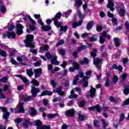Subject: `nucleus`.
Instances as JSON below:
<instances>
[{
  "mask_svg": "<svg viewBox=\"0 0 129 129\" xmlns=\"http://www.w3.org/2000/svg\"><path fill=\"white\" fill-rule=\"evenodd\" d=\"M33 35L27 34L26 35V39L24 40V43L25 44L26 48H30L31 49H34L35 48V45L33 44Z\"/></svg>",
  "mask_w": 129,
  "mask_h": 129,
  "instance_id": "obj_1",
  "label": "nucleus"
},
{
  "mask_svg": "<svg viewBox=\"0 0 129 129\" xmlns=\"http://www.w3.org/2000/svg\"><path fill=\"white\" fill-rule=\"evenodd\" d=\"M61 17H62V13L59 12L56 13L54 16V18L52 19V20L53 21L54 26L57 28H60V27H61V25H62V23L58 21V20H61Z\"/></svg>",
  "mask_w": 129,
  "mask_h": 129,
  "instance_id": "obj_2",
  "label": "nucleus"
},
{
  "mask_svg": "<svg viewBox=\"0 0 129 129\" xmlns=\"http://www.w3.org/2000/svg\"><path fill=\"white\" fill-rule=\"evenodd\" d=\"M35 126H37L36 129H51L50 125H43L42 121L40 119H37L35 121Z\"/></svg>",
  "mask_w": 129,
  "mask_h": 129,
  "instance_id": "obj_3",
  "label": "nucleus"
},
{
  "mask_svg": "<svg viewBox=\"0 0 129 129\" xmlns=\"http://www.w3.org/2000/svg\"><path fill=\"white\" fill-rule=\"evenodd\" d=\"M7 34H3L4 38L7 37L8 39H16V35L15 31H7Z\"/></svg>",
  "mask_w": 129,
  "mask_h": 129,
  "instance_id": "obj_4",
  "label": "nucleus"
},
{
  "mask_svg": "<svg viewBox=\"0 0 129 129\" xmlns=\"http://www.w3.org/2000/svg\"><path fill=\"white\" fill-rule=\"evenodd\" d=\"M39 92H40V89L37 88L34 86H31V93L33 98L37 97V95H38V93H39Z\"/></svg>",
  "mask_w": 129,
  "mask_h": 129,
  "instance_id": "obj_5",
  "label": "nucleus"
},
{
  "mask_svg": "<svg viewBox=\"0 0 129 129\" xmlns=\"http://www.w3.org/2000/svg\"><path fill=\"white\" fill-rule=\"evenodd\" d=\"M16 28L17 29L16 34H17L18 36H21V35H22L23 33H24V31L23 30L24 26L23 25L20 23H18L16 25Z\"/></svg>",
  "mask_w": 129,
  "mask_h": 129,
  "instance_id": "obj_6",
  "label": "nucleus"
},
{
  "mask_svg": "<svg viewBox=\"0 0 129 129\" xmlns=\"http://www.w3.org/2000/svg\"><path fill=\"white\" fill-rule=\"evenodd\" d=\"M89 110H92V111L94 110H97V112L98 113H100V112H101V108L100 107V106L99 104H97L96 106H92V107H89L88 108Z\"/></svg>",
  "mask_w": 129,
  "mask_h": 129,
  "instance_id": "obj_7",
  "label": "nucleus"
},
{
  "mask_svg": "<svg viewBox=\"0 0 129 129\" xmlns=\"http://www.w3.org/2000/svg\"><path fill=\"white\" fill-rule=\"evenodd\" d=\"M89 110H92V111L94 110H97V112L98 113H100V112H101V108L100 107V106L99 104H97L96 106H92V107H89L88 108Z\"/></svg>",
  "mask_w": 129,
  "mask_h": 129,
  "instance_id": "obj_8",
  "label": "nucleus"
},
{
  "mask_svg": "<svg viewBox=\"0 0 129 129\" xmlns=\"http://www.w3.org/2000/svg\"><path fill=\"white\" fill-rule=\"evenodd\" d=\"M34 77L36 79L42 75V68H38L34 70Z\"/></svg>",
  "mask_w": 129,
  "mask_h": 129,
  "instance_id": "obj_9",
  "label": "nucleus"
},
{
  "mask_svg": "<svg viewBox=\"0 0 129 129\" xmlns=\"http://www.w3.org/2000/svg\"><path fill=\"white\" fill-rule=\"evenodd\" d=\"M66 116L73 117L75 115V110L74 109H71L66 111Z\"/></svg>",
  "mask_w": 129,
  "mask_h": 129,
  "instance_id": "obj_10",
  "label": "nucleus"
},
{
  "mask_svg": "<svg viewBox=\"0 0 129 129\" xmlns=\"http://www.w3.org/2000/svg\"><path fill=\"white\" fill-rule=\"evenodd\" d=\"M96 93V89L95 88H93V87H91V89L90 90V94H89V96L91 98H94L95 97V94Z\"/></svg>",
  "mask_w": 129,
  "mask_h": 129,
  "instance_id": "obj_11",
  "label": "nucleus"
},
{
  "mask_svg": "<svg viewBox=\"0 0 129 129\" xmlns=\"http://www.w3.org/2000/svg\"><path fill=\"white\" fill-rule=\"evenodd\" d=\"M51 96L53 95V92L48 90L43 91L40 95V96Z\"/></svg>",
  "mask_w": 129,
  "mask_h": 129,
  "instance_id": "obj_12",
  "label": "nucleus"
},
{
  "mask_svg": "<svg viewBox=\"0 0 129 129\" xmlns=\"http://www.w3.org/2000/svg\"><path fill=\"white\" fill-rule=\"evenodd\" d=\"M105 37H106L105 32H102V35L100 36L99 38V43L100 44H103L105 42Z\"/></svg>",
  "mask_w": 129,
  "mask_h": 129,
  "instance_id": "obj_13",
  "label": "nucleus"
},
{
  "mask_svg": "<svg viewBox=\"0 0 129 129\" xmlns=\"http://www.w3.org/2000/svg\"><path fill=\"white\" fill-rule=\"evenodd\" d=\"M30 112H29L30 115L31 116H35L37 115V110H36L34 107H31L30 108Z\"/></svg>",
  "mask_w": 129,
  "mask_h": 129,
  "instance_id": "obj_14",
  "label": "nucleus"
},
{
  "mask_svg": "<svg viewBox=\"0 0 129 129\" xmlns=\"http://www.w3.org/2000/svg\"><path fill=\"white\" fill-rule=\"evenodd\" d=\"M30 125H32V123L31 121L27 119H25V122L23 123V126L25 128H28Z\"/></svg>",
  "mask_w": 129,
  "mask_h": 129,
  "instance_id": "obj_15",
  "label": "nucleus"
},
{
  "mask_svg": "<svg viewBox=\"0 0 129 129\" xmlns=\"http://www.w3.org/2000/svg\"><path fill=\"white\" fill-rule=\"evenodd\" d=\"M82 24H83V21L82 20H81L78 22H74V23L72 24L73 28L74 29H75L77 27H79V26H82Z\"/></svg>",
  "mask_w": 129,
  "mask_h": 129,
  "instance_id": "obj_16",
  "label": "nucleus"
},
{
  "mask_svg": "<svg viewBox=\"0 0 129 129\" xmlns=\"http://www.w3.org/2000/svg\"><path fill=\"white\" fill-rule=\"evenodd\" d=\"M24 104H25V103L24 102H21L19 104V111L21 113H24L25 112V108H24Z\"/></svg>",
  "mask_w": 129,
  "mask_h": 129,
  "instance_id": "obj_17",
  "label": "nucleus"
},
{
  "mask_svg": "<svg viewBox=\"0 0 129 129\" xmlns=\"http://www.w3.org/2000/svg\"><path fill=\"white\" fill-rule=\"evenodd\" d=\"M81 65H84V64H89V59L87 58V57H84L83 60H81L79 62Z\"/></svg>",
  "mask_w": 129,
  "mask_h": 129,
  "instance_id": "obj_18",
  "label": "nucleus"
},
{
  "mask_svg": "<svg viewBox=\"0 0 129 129\" xmlns=\"http://www.w3.org/2000/svg\"><path fill=\"white\" fill-rule=\"evenodd\" d=\"M41 29L44 32H49L50 30H52V27L51 26L43 25Z\"/></svg>",
  "mask_w": 129,
  "mask_h": 129,
  "instance_id": "obj_19",
  "label": "nucleus"
},
{
  "mask_svg": "<svg viewBox=\"0 0 129 129\" xmlns=\"http://www.w3.org/2000/svg\"><path fill=\"white\" fill-rule=\"evenodd\" d=\"M101 62H102V59L101 58H97L93 59L94 65H99Z\"/></svg>",
  "mask_w": 129,
  "mask_h": 129,
  "instance_id": "obj_20",
  "label": "nucleus"
},
{
  "mask_svg": "<svg viewBox=\"0 0 129 129\" xmlns=\"http://www.w3.org/2000/svg\"><path fill=\"white\" fill-rule=\"evenodd\" d=\"M10 112H7L6 113H4L3 115V117L4 119L6 120V121L9 120V117H10Z\"/></svg>",
  "mask_w": 129,
  "mask_h": 129,
  "instance_id": "obj_21",
  "label": "nucleus"
},
{
  "mask_svg": "<svg viewBox=\"0 0 129 129\" xmlns=\"http://www.w3.org/2000/svg\"><path fill=\"white\" fill-rule=\"evenodd\" d=\"M59 27L60 32H64V33H66V32H67V30H68V26L67 25L64 26L63 25H60Z\"/></svg>",
  "mask_w": 129,
  "mask_h": 129,
  "instance_id": "obj_22",
  "label": "nucleus"
},
{
  "mask_svg": "<svg viewBox=\"0 0 129 129\" xmlns=\"http://www.w3.org/2000/svg\"><path fill=\"white\" fill-rule=\"evenodd\" d=\"M111 22L114 26H117L119 23V21L115 18H112L111 19Z\"/></svg>",
  "mask_w": 129,
  "mask_h": 129,
  "instance_id": "obj_23",
  "label": "nucleus"
},
{
  "mask_svg": "<svg viewBox=\"0 0 129 129\" xmlns=\"http://www.w3.org/2000/svg\"><path fill=\"white\" fill-rule=\"evenodd\" d=\"M124 89L123 90V93L124 95H128L129 94V86H124Z\"/></svg>",
  "mask_w": 129,
  "mask_h": 129,
  "instance_id": "obj_24",
  "label": "nucleus"
},
{
  "mask_svg": "<svg viewBox=\"0 0 129 129\" xmlns=\"http://www.w3.org/2000/svg\"><path fill=\"white\" fill-rule=\"evenodd\" d=\"M93 24V21H90L87 24L86 26V29L87 31H90L91 29H92V24Z\"/></svg>",
  "mask_w": 129,
  "mask_h": 129,
  "instance_id": "obj_25",
  "label": "nucleus"
},
{
  "mask_svg": "<svg viewBox=\"0 0 129 129\" xmlns=\"http://www.w3.org/2000/svg\"><path fill=\"white\" fill-rule=\"evenodd\" d=\"M26 73L29 77H32L34 74V72H33L32 69H30L29 70H26Z\"/></svg>",
  "mask_w": 129,
  "mask_h": 129,
  "instance_id": "obj_26",
  "label": "nucleus"
},
{
  "mask_svg": "<svg viewBox=\"0 0 129 129\" xmlns=\"http://www.w3.org/2000/svg\"><path fill=\"white\" fill-rule=\"evenodd\" d=\"M59 116V114L58 113H55L54 114H47V117L48 118H54V117Z\"/></svg>",
  "mask_w": 129,
  "mask_h": 129,
  "instance_id": "obj_27",
  "label": "nucleus"
},
{
  "mask_svg": "<svg viewBox=\"0 0 129 129\" xmlns=\"http://www.w3.org/2000/svg\"><path fill=\"white\" fill-rule=\"evenodd\" d=\"M114 43L115 44V47H119L120 46V43H119V39L117 38H114Z\"/></svg>",
  "mask_w": 129,
  "mask_h": 129,
  "instance_id": "obj_28",
  "label": "nucleus"
},
{
  "mask_svg": "<svg viewBox=\"0 0 129 129\" xmlns=\"http://www.w3.org/2000/svg\"><path fill=\"white\" fill-rule=\"evenodd\" d=\"M119 14L120 17H124V15H125V10L124 9L121 8L119 10Z\"/></svg>",
  "mask_w": 129,
  "mask_h": 129,
  "instance_id": "obj_29",
  "label": "nucleus"
},
{
  "mask_svg": "<svg viewBox=\"0 0 129 129\" xmlns=\"http://www.w3.org/2000/svg\"><path fill=\"white\" fill-rule=\"evenodd\" d=\"M78 16L81 20L80 21H83V20H84V18H85V15L82 14L81 11H79L78 12Z\"/></svg>",
  "mask_w": 129,
  "mask_h": 129,
  "instance_id": "obj_30",
  "label": "nucleus"
},
{
  "mask_svg": "<svg viewBox=\"0 0 129 129\" xmlns=\"http://www.w3.org/2000/svg\"><path fill=\"white\" fill-rule=\"evenodd\" d=\"M73 64L75 70H79V69H80V66L79 65V63L77 62H74Z\"/></svg>",
  "mask_w": 129,
  "mask_h": 129,
  "instance_id": "obj_31",
  "label": "nucleus"
},
{
  "mask_svg": "<svg viewBox=\"0 0 129 129\" xmlns=\"http://www.w3.org/2000/svg\"><path fill=\"white\" fill-rule=\"evenodd\" d=\"M88 48V46L85 45H82L78 48V52H80V51L82 50H86V49H87Z\"/></svg>",
  "mask_w": 129,
  "mask_h": 129,
  "instance_id": "obj_32",
  "label": "nucleus"
},
{
  "mask_svg": "<svg viewBox=\"0 0 129 129\" xmlns=\"http://www.w3.org/2000/svg\"><path fill=\"white\" fill-rule=\"evenodd\" d=\"M95 127H98L100 125V122L98 120H95L93 121Z\"/></svg>",
  "mask_w": 129,
  "mask_h": 129,
  "instance_id": "obj_33",
  "label": "nucleus"
},
{
  "mask_svg": "<svg viewBox=\"0 0 129 129\" xmlns=\"http://www.w3.org/2000/svg\"><path fill=\"white\" fill-rule=\"evenodd\" d=\"M0 55H1L2 57H7V56H8V55L7 54V51L3 49L0 50Z\"/></svg>",
  "mask_w": 129,
  "mask_h": 129,
  "instance_id": "obj_34",
  "label": "nucleus"
},
{
  "mask_svg": "<svg viewBox=\"0 0 129 129\" xmlns=\"http://www.w3.org/2000/svg\"><path fill=\"white\" fill-rule=\"evenodd\" d=\"M31 82L34 86H39V85H40V83L37 81V80H36V79H33Z\"/></svg>",
  "mask_w": 129,
  "mask_h": 129,
  "instance_id": "obj_35",
  "label": "nucleus"
},
{
  "mask_svg": "<svg viewBox=\"0 0 129 129\" xmlns=\"http://www.w3.org/2000/svg\"><path fill=\"white\" fill-rule=\"evenodd\" d=\"M109 100H110V101L111 102H114V103L115 104H116V103H117V102H118V101L115 100V98H114V97H113L112 96H110L109 97Z\"/></svg>",
  "mask_w": 129,
  "mask_h": 129,
  "instance_id": "obj_36",
  "label": "nucleus"
},
{
  "mask_svg": "<svg viewBox=\"0 0 129 129\" xmlns=\"http://www.w3.org/2000/svg\"><path fill=\"white\" fill-rule=\"evenodd\" d=\"M62 88H63V87H62V86H60L58 88H57L56 90H53V92H55L56 93H59L61 91Z\"/></svg>",
  "mask_w": 129,
  "mask_h": 129,
  "instance_id": "obj_37",
  "label": "nucleus"
},
{
  "mask_svg": "<svg viewBox=\"0 0 129 129\" xmlns=\"http://www.w3.org/2000/svg\"><path fill=\"white\" fill-rule=\"evenodd\" d=\"M85 120V116L81 114V113L79 114V120L81 121H83V120Z\"/></svg>",
  "mask_w": 129,
  "mask_h": 129,
  "instance_id": "obj_38",
  "label": "nucleus"
},
{
  "mask_svg": "<svg viewBox=\"0 0 129 129\" xmlns=\"http://www.w3.org/2000/svg\"><path fill=\"white\" fill-rule=\"evenodd\" d=\"M100 121L102 122L103 129H106V126H107V125H106V123L105 122V120L104 119H102L100 120Z\"/></svg>",
  "mask_w": 129,
  "mask_h": 129,
  "instance_id": "obj_39",
  "label": "nucleus"
},
{
  "mask_svg": "<svg viewBox=\"0 0 129 129\" xmlns=\"http://www.w3.org/2000/svg\"><path fill=\"white\" fill-rule=\"evenodd\" d=\"M71 13H72V10H68L65 13H64V17L66 19L68 18V17H69V15H70V14H71Z\"/></svg>",
  "mask_w": 129,
  "mask_h": 129,
  "instance_id": "obj_40",
  "label": "nucleus"
},
{
  "mask_svg": "<svg viewBox=\"0 0 129 129\" xmlns=\"http://www.w3.org/2000/svg\"><path fill=\"white\" fill-rule=\"evenodd\" d=\"M43 103L44 106H48V105L49 104V100L44 98L43 99Z\"/></svg>",
  "mask_w": 129,
  "mask_h": 129,
  "instance_id": "obj_41",
  "label": "nucleus"
},
{
  "mask_svg": "<svg viewBox=\"0 0 129 129\" xmlns=\"http://www.w3.org/2000/svg\"><path fill=\"white\" fill-rule=\"evenodd\" d=\"M64 39H61L59 40L56 44V47H58V46H61V45L64 44Z\"/></svg>",
  "mask_w": 129,
  "mask_h": 129,
  "instance_id": "obj_42",
  "label": "nucleus"
},
{
  "mask_svg": "<svg viewBox=\"0 0 129 129\" xmlns=\"http://www.w3.org/2000/svg\"><path fill=\"white\" fill-rule=\"evenodd\" d=\"M33 99V96H28L26 98H24V101H26V102L27 101H31Z\"/></svg>",
  "mask_w": 129,
  "mask_h": 129,
  "instance_id": "obj_43",
  "label": "nucleus"
},
{
  "mask_svg": "<svg viewBox=\"0 0 129 129\" xmlns=\"http://www.w3.org/2000/svg\"><path fill=\"white\" fill-rule=\"evenodd\" d=\"M96 31H97V32H101L103 29V27H102V26L99 25H96Z\"/></svg>",
  "mask_w": 129,
  "mask_h": 129,
  "instance_id": "obj_44",
  "label": "nucleus"
},
{
  "mask_svg": "<svg viewBox=\"0 0 129 129\" xmlns=\"http://www.w3.org/2000/svg\"><path fill=\"white\" fill-rule=\"evenodd\" d=\"M1 13H2V14H4V13H6V12H7V9L6 8V6H1Z\"/></svg>",
  "mask_w": 129,
  "mask_h": 129,
  "instance_id": "obj_45",
  "label": "nucleus"
},
{
  "mask_svg": "<svg viewBox=\"0 0 129 129\" xmlns=\"http://www.w3.org/2000/svg\"><path fill=\"white\" fill-rule=\"evenodd\" d=\"M8 79L9 78L7 77H4L3 78L1 79V82H3V83H7Z\"/></svg>",
  "mask_w": 129,
  "mask_h": 129,
  "instance_id": "obj_46",
  "label": "nucleus"
},
{
  "mask_svg": "<svg viewBox=\"0 0 129 129\" xmlns=\"http://www.w3.org/2000/svg\"><path fill=\"white\" fill-rule=\"evenodd\" d=\"M126 77H127V74L123 73L121 76V79L122 81H125V80L126 79Z\"/></svg>",
  "mask_w": 129,
  "mask_h": 129,
  "instance_id": "obj_47",
  "label": "nucleus"
},
{
  "mask_svg": "<svg viewBox=\"0 0 129 129\" xmlns=\"http://www.w3.org/2000/svg\"><path fill=\"white\" fill-rule=\"evenodd\" d=\"M113 82L114 83H117L118 82V77L116 75H114L113 78Z\"/></svg>",
  "mask_w": 129,
  "mask_h": 129,
  "instance_id": "obj_48",
  "label": "nucleus"
},
{
  "mask_svg": "<svg viewBox=\"0 0 129 129\" xmlns=\"http://www.w3.org/2000/svg\"><path fill=\"white\" fill-rule=\"evenodd\" d=\"M15 123H17L18 124H19V123H21L22 122V118H17L14 120Z\"/></svg>",
  "mask_w": 129,
  "mask_h": 129,
  "instance_id": "obj_49",
  "label": "nucleus"
},
{
  "mask_svg": "<svg viewBox=\"0 0 129 129\" xmlns=\"http://www.w3.org/2000/svg\"><path fill=\"white\" fill-rule=\"evenodd\" d=\"M76 5H77V6H79V7H80V6H82L83 2H82V1H81V0H76Z\"/></svg>",
  "mask_w": 129,
  "mask_h": 129,
  "instance_id": "obj_50",
  "label": "nucleus"
},
{
  "mask_svg": "<svg viewBox=\"0 0 129 129\" xmlns=\"http://www.w3.org/2000/svg\"><path fill=\"white\" fill-rule=\"evenodd\" d=\"M74 90L77 92H78L79 94H81L82 93V91L81 90V89L79 87H76L74 88Z\"/></svg>",
  "mask_w": 129,
  "mask_h": 129,
  "instance_id": "obj_51",
  "label": "nucleus"
},
{
  "mask_svg": "<svg viewBox=\"0 0 129 129\" xmlns=\"http://www.w3.org/2000/svg\"><path fill=\"white\" fill-rule=\"evenodd\" d=\"M11 62L13 65H19V63H18L14 58L11 59Z\"/></svg>",
  "mask_w": 129,
  "mask_h": 129,
  "instance_id": "obj_52",
  "label": "nucleus"
},
{
  "mask_svg": "<svg viewBox=\"0 0 129 129\" xmlns=\"http://www.w3.org/2000/svg\"><path fill=\"white\" fill-rule=\"evenodd\" d=\"M78 97V95L76 94H74L73 95H70L69 96L70 99H72L73 98H77Z\"/></svg>",
  "mask_w": 129,
  "mask_h": 129,
  "instance_id": "obj_53",
  "label": "nucleus"
},
{
  "mask_svg": "<svg viewBox=\"0 0 129 129\" xmlns=\"http://www.w3.org/2000/svg\"><path fill=\"white\" fill-rule=\"evenodd\" d=\"M86 103V102H85V101H81L80 102L79 107H84V106H85Z\"/></svg>",
  "mask_w": 129,
  "mask_h": 129,
  "instance_id": "obj_54",
  "label": "nucleus"
},
{
  "mask_svg": "<svg viewBox=\"0 0 129 129\" xmlns=\"http://www.w3.org/2000/svg\"><path fill=\"white\" fill-rule=\"evenodd\" d=\"M15 28H16V26H15V25H13V24L11 25L8 28V30H9L8 31H13V30H14Z\"/></svg>",
  "mask_w": 129,
  "mask_h": 129,
  "instance_id": "obj_55",
  "label": "nucleus"
},
{
  "mask_svg": "<svg viewBox=\"0 0 129 129\" xmlns=\"http://www.w3.org/2000/svg\"><path fill=\"white\" fill-rule=\"evenodd\" d=\"M59 54L62 56H64L65 54H66V52L64 49L62 48L59 50Z\"/></svg>",
  "mask_w": 129,
  "mask_h": 129,
  "instance_id": "obj_56",
  "label": "nucleus"
},
{
  "mask_svg": "<svg viewBox=\"0 0 129 129\" xmlns=\"http://www.w3.org/2000/svg\"><path fill=\"white\" fill-rule=\"evenodd\" d=\"M90 40L91 42H95V41L97 40V38L95 37V35H93L90 38Z\"/></svg>",
  "mask_w": 129,
  "mask_h": 129,
  "instance_id": "obj_57",
  "label": "nucleus"
},
{
  "mask_svg": "<svg viewBox=\"0 0 129 129\" xmlns=\"http://www.w3.org/2000/svg\"><path fill=\"white\" fill-rule=\"evenodd\" d=\"M124 119V114L121 113L120 116L119 121H123Z\"/></svg>",
  "mask_w": 129,
  "mask_h": 129,
  "instance_id": "obj_58",
  "label": "nucleus"
},
{
  "mask_svg": "<svg viewBox=\"0 0 129 129\" xmlns=\"http://www.w3.org/2000/svg\"><path fill=\"white\" fill-rule=\"evenodd\" d=\"M90 55H91V57H92L93 59H95V57H96V52H94L93 51H91V53H90Z\"/></svg>",
  "mask_w": 129,
  "mask_h": 129,
  "instance_id": "obj_59",
  "label": "nucleus"
},
{
  "mask_svg": "<svg viewBox=\"0 0 129 129\" xmlns=\"http://www.w3.org/2000/svg\"><path fill=\"white\" fill-rule=\"evenodd\" d=\"M125 27H126V29L127 30V32H129V23H128V21H126L125 22Z\"/></svg>",
  "mask_w": 129,
  "mask_h": 129,
  "instance_id": "obj_60",
  "label": "nucleus"
},
{
  "mask_svg": "<svg viewBox=\"0 0 129 129\" xmlns=\"http://www.w3.org/2000/svg\"><path fill=\"white\" fill-rule=\"evenodd\" d=\"M57 56H54L53 57H52L51 60V63L53 64L54 63V62H56V61H57Z\"/></svg>",
  "mask_w": 129,
  "mask_h": 129,
  "instance_id": "obj_61",
  "label": "nucleus"
},
{
  "mask_svg": "<svg viewBox=\"0 0 129 129\" xmlns=\"http://www.w3.org/2000/svg\"><path fill=\"white\" fill-rule=\"evenodd\" d=\"M43 49L44 51H48V50H49V49H50V46H49V45H43Z\"/></svg>",
  "mask_w": 129,
  "mask_h": 129,
  "instance_id": "obj_62",
  "label": "nucleus"
},
{
  "mask_svg": "<svg viewBox=\"0 0 129 129\" xmlns=\"http://www.w3.org/2000/svg\"><path fill=\"white\" fill-rule=\"evenodd\" d=\"M107 16L109 18H113V17H114V15L113 14L110 13V12L109 11L107 12Z\"/></svg>",
  "mask_w": 129,
  "mask_h": 129,
  "instance_id": "obj_63",
  "label": "nucleus"
},
{
  "mask_svg": "<svg viewBox=\"0 0 129 129\" xmlns=\"http://www.w3.org/2000/svg\"><path fill=\"white\" fill-rule=\"evenodd\" d=\"M34 66L35 67H39V66H41V61H37L34 64Z\"/></svg>",
  "mask_w": 129,
  "mask_h": 129,
  "instance_id": "obj_64",
  "label": "nucleus"
}]
</instances>
